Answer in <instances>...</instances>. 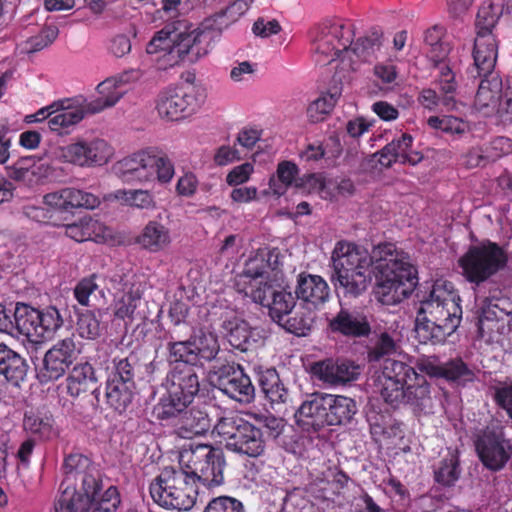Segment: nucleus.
<instances>
[{
    "mask_svg": "<svg viewBox=\"0 0 512 512\" xmlns=\"http://www.w3.org/2000/svg\"><path fill=\"white\" fill-rule=\"evenodd\" d=\"M332 284L342 288H365L371 272L378 288L417 285V271L392 243L375 246L371 254L349 242H338L332 253Z\"/></svg>",
    "mask_w": 512,
    "mask_h": 512,
    "instance_id": "1",
    "label": "nucleus"
},
{
    "mask_svg": "<svg viewBox=\"0 0 512 512\" xmlns=\"http://www.w3.org/2000/svg\"><path fill=\"white\" fill-rule=\"evenodd\" d=\"M314 57L319 65L339 60L343 71H355L361 64L377 57L382 46V35L371 31L355 39L350 22H334L324 27L314 43Z\"/></svg>",
    "mask_w": 512,
    "mask_h": 512,
    "instance_id": "2",
    "label": "nucleus"
},
{
    "mask_svg": "<svg viewBox=\"0 0 512 512\" xmlns=\"http://www.w3.org/2000/svg\"><path fill=\"white\" fill-rule=\"evenodd\" d=\"M175 331L170 332L169 357L177 362L169 372L168 390L192 404L200 391L196 367H203L219 352L217 339L212 334L201 333L187 340H176Z\"/></svg>",
    "mask_w": 512,
    "mask_h": 512,
    "instance_id": "3",
    "label": "nucleus"
},
{
    "mask_svg": "<svg viewBox=\"0 0 512 512\" xmlns=\"http://www.w3.org/2000/svg\"><path fill=\"white\" fill-rule=\"evenodd\" d=\"M374 385L382 399L393 407L408 405L417 417L433 412L431 384L403 361L386 358Z\"/></svg>",
    "mask_w": 512,
    "mask_h": 512,
    "instance_id": "4",
    "label": "nucleus"
},
{
    "mask_svg": "<svg viewBox=\"0 0 512 512\" xmlns=\"http://www.w3.org/2000/svg\"><path fill=\"white\" fill-rule=\"evenodd\" d=\"M212 48L213 33L209 30L182 31L165 26L149 41L146 52L154 56L158 70L167 71L180 66L187 58L192 62L198 60Z\"/></svg>",
    "mask_w": 512,
    "mask_h": 512,
    "instance_id": "5",
    "label": "nucleus"
},
{
    "mask_svg": "<svg viewBox=\"0 0 512 512\" xmlns=\"http://www.w3.org/2000/svg\"><path fill=\"white\" fill-rule=\"evenodd\" d=\"M446 296L429 290V297L420 301L417 311L416 332L424 342L444 343L459 327L462 320L461 299L454 292L445 290Z\"/></svg>",
    "mask_w": 512,
    "mask_h": 512,
    "instance_id": "6",
    "label": "nucleus"
},
{
    "mask_svg": "<svg viewBox=\"0 0 512 512\" xmlns=\"http://www.w3.org/2000/svg\"><path fill=\"white\" fill-rule=\"evenodd\" d=\"M112 173L126 184L154 181L166 184L174 176V165L162 152L146 148L118 160L112 166Z\"/></svg>",
    "mask_w": 512,
    "mask_h": 512,
    "instance_id": "7",
    "label": "nucleus"
},
{
    "mask_svg": "<svg viewBox=\"0 0 512 512\" xmlns=\"http://www.w3.org/2000/svg\"><path fill=\"white\" fill-rule=\"evenodd\" d=\"M149 493L162 508L188 511L196 502L198 487L181 468L165 467L150 483Z\"/></svg>",
    "mask_w": 512,
    "mask_h": 512,
    "instance_id": "8",
    "label": "nucleus"
},
{
    "mask_svg": "<svg viewBox=\"0 0 512 512\" xmlns=\"http://www.w3.org/2000/svg\"><path fill=\"white\" fill-rule=\"evenodd\" d=\"M224 452L210 444L190 445L180 454V468L192 482L207 489H213L224 483Z\"/></svg>",
    "mask_w": 512,
    "mask_h": 512,
    "instance_id": "9",
    "label": "nucleus"
},
{
    "mask_svg": "<svg viewBox=\"0 0 512 512\" xmlns=\"http://www.w3.org/2000/svg\"><path fill=\"white\" fill-rule=\"evenodd\" d=\"M213 432L232 452L251 458L260 457L265 452L266 441L261 428L238 415L221 417L215 424Z\"/></svg>",
    "mask_w": 512,
    "mask_h": 512,
    "instance_id": "10",
    "label": "nucleus"
},
{
    "mask_svg": "<svg viewBox=\"0 0 512 512\" xmlns=\"http://www.w3.org/2000/svg\"><path fill=\"white\" fill-rule=\"evenodd\" d=\"M459 263L466 279L480 284L506 266L507 255L497 244L484 242L471 246Z\"/></svg>",
    "mask_w": 512,
    "mask_h": 512,
    "instance_id": "11",
    "label": "nucleus"
},
{
    "mask_svg": "<svg viewBox=\"0 0 512 512\" xmlns=\"http://www.w3.org/2000/svg\"><path fill=\"white\" fill-rule=\"evenodd\" d=\"M474 446L481 464L492 472L503 470L512 457V443L502 426H487L480 430Z\"/></svg>",
    "mask_w": 512,
    "mask_h": 512,
    "instance_id": "12",
    "label": "nucleus"
},
{
    "mask_svg": "<svg viewBox=\"0 0 512 512\" xmlns=\"http://www.w3.org/2000/svg\"><path fill=\"white\" fill-rule=\"evenodd\" d=\"M114 155L113 147L104 139L87 141L78 139L66 145L58 146L54 156L62 163L81 168L100 167L107 164Z\"/></svg>",
    "mask_w": 512,
    "mask_h": 512,
    "instance_id": "13",
    "label": "nucleus"
},
{
    "mask_svg": "<svg viewBox=\"0 0 512 512\" xmlns=\"http://www.w3.org/2000/svg\"><path fill=\"white\" fill-rule=\"evenodd\" d=\"M81 350L73 336L58 340L36 367V377L41 384H48L62 378L77 360Z\"/></svg>",
    "mask_w": 512,
    "mask_h": 512,
    "instance_id": "14",
    "label": "nucleus"
},
{
    "mask_svg": "<svg viewBox=\"0 0 512 512\" xmlns=\"http://www.w3.org/2000/svg\"><path fill=\"white\" fill-rule=\"evenodd\" d=\"M210 378L229 398L244 404L254 401L255 387L241 365L232 362L214 366Z\"/></svg>",
    "mask_w": 512,
    "mask_h": 512,
    "instance_id": "15",
    "label": "nucleus"
},
{
    "mask_svg": "<svg viewBox=\"0 0 512 512\" xmlns=\"http://www.w3.org/2000/svg\"><path fill=\"white\" fill-rule=\"evenodd\" d=\"M416 368L430 378L444 379L449 384L464 388L475 382L476 373L461 357L442 362L437 356L417 359Z\"/></svg>",
    "mask_w": 512,
    "mask_h": 512,
    "instance_id": "16",
    "label": "nucleus"
},
{
    "mask_svg": "<svg viewBox=\"0 0 512 512\" xmlns=\"http://www.w3.org/2000/svg\"><path fill=\"white\" fill-rule=\"evenodd\" d=\"M200 102L196 87L187 85L161 92L157 98L156 109L161 118L176 121L194 113Z\"/></svg>",
    "mask_w": 512,
    "mask_h": 512,
    "instance_id": "17",
    "label": "nucleus"
},
{
    "mask_svg": "<svg viewBox=\"0 0 512 512\" xmlns=\"http://www.w3.org/2000/svg\"><path fill=\"white\" fill-rule=\"evenodd\" d=\"M242 277L250 279L244 282L245 285L264 288L281 286L283 274L278 267V256L266 250H258L246 261Z\"/></svg>",
    "mask_w": 512,
    "mask_h": 512,
    "instance_id": "18",
    "label": "nucleus"
},
{
    "mask_svg": "<svg viewBox=\"0 0 512 512\" xmlns=\"http://www.w3.org/2000/svg\"><path fill=\"white\" fill-rule=\"evenodd\" d=\"M64 479H70L75 485L85 489H102L101 472L95 463L86 455L71 453L64 458Z\"/></svg>",
    "mask_w": 512,
    "mask_h": 512,
    "instance_id": "19",
    "label": "nucleus"
},
{
    "mask_svg": "<svg viewBox=\"0 0 512 512\" xmlns=\"http://www.w3.org/2000/svg\"><path fill=\"white\" fill-rule=\"evenodd\" d=\"M244 292V297H249L253 302L268 308V314L271 319L277 323L288 316L296 304V295L288 290H237Z\"/></svg>",
    "mask_w": 512,
    "mask_h": 512,
    "instance_id": "20",
    "label": "nucleus"
},
{
    "mask_svg": "<svg viewBox=\"0 0 512 512\" xmlns=\"http://www.w3.org/2000/svg\"><path fill=\"white\" fill-rule=\"evenodd\" d=\"M53 116L47 121L48 128L59 135L70 133L80 123L88 111L86 100L64 99L51 104Z\"/></svg>",
    "mask_w": 512,
    "mask_h": 512,
    "instance_id": "21",
    "label": "nucleus"
},
{
    "mask_svg": "<svg viewBox=\"0 0 512 512\" xmlns=\"http://www.w3.org/2000/svg\"><path fill=\"white\" fill-rule=\"evenodd\" d=\"M60 495L55 502L56 512H89L96 496L102 489H85L75 485L70 479H63Z\"/></svg>",
    "mask_w": 512,
    "mask_h": 512,
    "instance_id": "22",
    "label": "nucleus"
},
{
    "mask_svg": "<svg viewBox=\"0 0 512 512\" xmlns=\"http://www.w3.org/2000/svg\"><path fill=\"white\" fill-rule=\"evenodd\" d=\"M498 57V43L494 35L476 36L473 65L468 69L472 78L493 74Z\"/></svg>",
    "mask_w": 512,
    "mask_h": 512,
    "instance_id": "23",
    "label": "nucleus"
},
{
    "mask_svg": "<svg viewBox=\"0 0 512 512\" xmlns=\"http://www.w3.org/2000/svg\"><path fill=\"white\" fill-rule=\"evenodd\" d=\"M474 98V106L485 115L497 114L500 117L503 81L495 74L482 76Z\"/></svg>",
    "mask_w": 512,
    "mask_h": 512,
    "instance_id": "24",
    "label": "nucleus"
},
{
    "mask_svg": "<svg viewBox=\"0 0 512 512\" xmlns=\"http://www.w3.org/2000/svg\"><path fill=\"white\" fill-rule=\"evenodd\" d=\"M64 233L76 242H106L113 236L112 230L103 222L92 216H84L79 220L64 225Z\"/></svg>",
    "mask_w": 512,
    "mask_h": 512,
    "instance_id": "25",
    "label": "nucleus"
},
{
    "mask_svg": "<svg viewBox=\"0 0 512 512\" xmlns=\"http://www.w3.org/2000/svg\"><path fill=\"white\" fill-rule=\"evenodd\" d=\"M358 367L350 361L325 359L311 366L312 374L319 380L329 384L346 383L355 380Z\"/></svg>",
    "mask_w": 512,
    "mask_h": 512,
    "instance_id": "26",
    "label": "nucleus"
},
{
    "mask_svg": "<svg viewBox=\"0 0 512 512\" xmlns=\"http://www.w3.org/2000/svg\"><path fill=\"white\" fill-rule=\"evenodd\" d=\"M325 409L324 393H312L296 411L297 423L304 430L317 432L325 427Z\"/></svg>",
    "mask_w": 512,
    "mask_h": 512,
    "instance_id": "27",
    "label": "nucleus"
},
{
    "mask_svg": "<svg viewBox=\"0 0 512 512\" xmlns=\"http://www.w3.org/2000/svg\"><path fill=\"white\" fill-rule=\"evenodd\" d=\"M67 393L73 398L91 393L98 389V379L94 367L88 362L76 363L66 378Z\"/></svg>",
    "mask_w": 512,
    "mask_h": 512,
    "instance_id": "28",
    "label": "nucleus"
},
{
    "mask_svg": "<svg viewBox=\"0 0 512 512\" xmlns=\"http://www.w3.org/2000/svg\"><path fill=\"white\" fill-rule=\"evenodd\" d=\"M329 329L346 337H367L371 332V326L366 316L352 313L347 309H341L336 316L329 321Z\"/></svg>",
    "mask_w": 512,
    "mask_h": 512,
    "instance_id": "29",
    "label": "nucleus"
},
{
    "mask_svg": "<svg viewBox=\"0 0 512 512\" xmlns=\"http://www.w3.org/2000/svg\"><path fill=\"white\" fill-rule=\"evenodd\" d=\"M173 427L179 437L192 439L206 434L211 427V420L201 409L186 408Z\"/></svg>",
    "mask_w": 512,
    "mask_h": 512,
    "instance_id": "30",
    "label": "nucleus"
},
{
    "mask_svg": "<svg viewBox=\"0 0 512 512\" xmlns=\"http://www.w3.org/2000/svg\"><path fill=\"white\" fill-rule=\"evenodd\" d=\"M324 399L326 401L325 426L347 424L357 412L356 402L350 397L324 393Z\"/></svg>",
    "mask_w": 512,
    "mask_h": 512,
    "instance_id": "31",
    "label": "nucleus"
},
{
    "mask_svg": "<svg viewBox=\"0 0 512 512\" xmlns=\"http://www.w3.org/2000/svg\"><path fill=\"white\" fill-rule=\"evenodd\" d=\"M28 372L26 360L4 343H0V375L8 382L19 386Z\"/></svg>",
    "mask_w": 512,
    "mask_h": 512,
    "instance_id": "32",
    "label": "nucleus"
},
{
    "mask_svg": "<svg viewBox=\"0 0 512 512\" xmlns=\"http://www.w3.org/2000/svg\"><path fill=\"white\" fill-rule=\"evenodd\" d=\"M40 310L25 303H17L14 309L15 331L33 344H40Z\"/></svg>",
    "mask_w": 512,
    "mask_h": 512,
    "instance_id": "33",
    "label": "nucleus"
},
{
    "mask_svg": "<svg viewBox=\"0 0 512 512\" xmlns=\"http://www.w3.org/2000/svg\"><path fill=\"white\" fill-rule=\"evenodd\" d=\"M23 428L33 439L49 441L56 436L53 416L48 412L27 411L23 419Z\"/></svg>",
    "mask_w": 512,
    "mask_h": 512,
    "instance_id": "34",
    "label": "nucleus"
},
{
    "mask_svg": "<svg viewBox=\"0 0 512 512\" xmlns=\"http://www.w3.org/2000/svg\"><path fill=\"white\" fill-rule=\"evenodd\" d=\"M136 242L150 252H158L171 243L170 230L160 222L149 221L143 228Z\"/></svg>",
    "mask_w": 512,
    "mask_h": 512,
    "instance_id": "35",
    "label": "nucleus"
},
{
    "mask_svg": "<svg viewBox=\"0 0 512 512\" xmlns=\"http://www.w3.org/2000/svg\"><path fill=\"white\" fill-rule=\"evenodd\" d=\"M476 325L477 337L486 343L497 342L506 327L505 318L499 316L491 306L482 308Z\"/></svg>",
    "mask_w": 512,
    "mask_h": 512,
    "instance_id": "36",
    "label": "nucleus"
},
{
    "mask_svg": "<svg viewBox=\"0 0 512 512\" xmlns=\"http://www.w3.org/2000/svg\"><path fill=\"white\" fill-rule=\"evenodd\" d=\"M136 385L128 386L123 382L107 379L106 382V403L118 414L127 412L132 405L135 396Z\"/></svg>",
    "mask_w": 512,
    "mask_h": 512,
    "instance_id": "37",
    "label": "nucleus"
},
{
    "mask_svg": "<svg viewBox=\"0 0 512 512\" xmlns=\"http://www.w3.org/2000/svg\"><path fill=\"white\" fill-rule=\"evenodd\" d=\"M506 0H484L476 15V36L493 35L492 31L504 12Z\"/></svg>",
    "mask_w": 512,
    "mask_h": 512,
    "instance_id": "38",
    "label": "nucleus"
},
{
    "mask_svg": "<svg viewBox=\"0 0 512 512\" xmlns=\"http://www.w3.org/2000/svg\"><path fill=\"white\" fill-rule=\"evenodd\" d=\"M191 405L178 395L167 390V395L162 396L153 407V416L159 421H165L174 426L183 411Z\"/></svg>",
    "mask_w": 512,
    "mask_h": 512,
    "instance_id": "39",
    "label": "nucleus"
},
{
    "mask_svg": "<svg viewBox=\"0 0 512 512\" xmlns=\"http://www.w3.org/2000/svg\"><path fill=\"white\" fill-rule=\"evenodd\" d=\"M258 383L261 391L271 404H280L287 401L289 396L288 390L275 368L261 370L258 373Z\"/></svg>",
    "mask_w": 512,
    "mask_h": 512,
    "instance_id": "40",
    "label": "nucleus"
},
{
    "mask_svg": "<svg viewBox=\"0 0 512 512\" xmlns=\"http://www.w3.org/2000/svg\"><path fill=\"white\" fill-rule=\"evenodd\" d=\"M98 97L95 100L86 101L88 111L91 114L98 113L106 108L114 106L124 95L114 82L112 77H108L96 87Z\"/></svg>",
    "mask_w": 512,
    "mask_h": 512,
    "instance_id": "41",
    "label": "nucleus"
},
{
    "mask_svg": "<svg viewBox=\"0 0 512 512\" xmlns=\"http://www.w3.org/2000/svg\"><path fill=\"white\" fill-rule=\"evenodd\" d=\"M139 368V358L133 352L125 357H115L112 361L108 379L126 383L128 386L136 385L135 377Z\"/></svg>",
    "mask_w": 512,
    "mask_h": 512,
    "instance_id": "42",
    "label": "nucleus"
},
{
    "mask_svg": "<svg viewBox=\"0 0 512 512\" xmlns=\"http://www.w3.org/2000/svg\"><path fill=\"white\" fill-rule=\"evenodd\" d=\"M460 459L458 449H448L434 471V480L446 487L453 486L460 477Z\"/></svg>",
    "mask_w": 512,
    "mask_h": 512,
    "instance_id": "43",
    "label": "nucleus"
},
{
    "mask_svg": "<svg viewBox=\"0 0 512 512\" xmlns=\"http://www.w3.org/2000/svg\"><path fill=\"white\" fill-rule=\"evenodd\" d=\"M254 0H234L213 16V27L218 31L228 29L238 22L251 8Z\"/></svg>",
    "mask_w": 512,
    "mask_h": 512,
    "instance_id": "44",
    "label": "nucleus"
},
{
    "mask_svg": "<svg viewBox=\"0 0 512 512\" xmlns=\"http://www.w3.org/2000/svg\"><path fill=\"white\" fill-rule=\"evenodd\" d=\"M109 199H115L123 205L141 210H153L156 207L154 196L149 190L119 189L111 194Z\"/></svg>",
    "mask_w": 512,
    "mask_h": 512,
    "instance_id": "45",
    "label": "nucleus"
},
{
    "mask_svg": "<svg viewBox=\"0 0 512 512\" xmlns=\"http://www.w3.org/2000/svg\"><path fill=\"white\" fill-rule=\"evenodd\" d=\"M229 343L236 349L247 351L250 346L251 329L245 320L233 317L222 324Z\"/></svg>",
    "mask_w": 512,
    "mask_h": 512,
    "instance_id": "46",
    "label": "nucleus"
},
{
    "mask_svg": "<svg viewBox=\"0 0 512 512\" xmlns=\"http://www.w3.org/2000/svg\"><path fill=\"white\" fill-rule=\"evenodd\" d=\"M340 95V90L335 87L313 100L307 107L308 120L312 123L323 121L335 107Z\"/></svg>",
    "mask_w": 512,
    "mask_h": 512,
    "instance_id": "47",
    "label": "nucleus"
},
{
    "mask_svg": "<svg viewBox=\"0 0 512 512\" xmlns=\"http://www.w3.org/2000/svg\"><path fill=\"white\" fill-rule=\"evenodd\" d=\"M141 300L140 290H117L114 295L115 316L122 320L133 318Z\"/></svg>",
    "mask_w": 512,
    "mask_h": 512,
    "instance_id": "48",
    "label": "nucleus"
},
{
    "mask_svg": "<svg viewBox=\"0 0 512 512\" xmlns=\"http://www.w3.org/2000/svg\"><path fill=\"white\" fill-rule=\"evenodd\" d=\"M78 196H80V189L67 187L46 194L44 203L54 210L70 211L79 209Z\"/></svg>",
    "mask_w": 512,
    "mask_h": 512,
    "instance_id": "49",
    "label": "nucleus"
},
{
    "mask_svg": "<svg viewBox=\"0 0 512 512\" xmlns=\"http://www.w3.org/2000/svg\"><path fill=\"white\" fill-rule=\"evenodd\" d=\"M413 138L409 134H403L400 138L392 140L386 145V152H392L398 161L412 165L421 161L422 156L411 150Z\"/></svg>",
    "mask_w": 512,
    "mask_h": 512,
    "instance_id": "50",
    "label": "nucleus"
},
{
    "mask_svg": "<svg viewBox=\"0 0 512 512\" xmlns=\"http://www.w3.org/2000/svg\"><path fill=\"white\" fill-rule=\"evenodd\" d=\"M429 127L450 135H463L470 131V124L454 116H431L427 120Z\"/></svg>",
    "mask_w": 512,
    "mask_h": 512,
    "instance_id": "51",
    "label": "nucleus"
},
{
    "mask_svg": "<svg viewBox=\"0 0 512 512\" xmlns=\"http://www.w3.org/2000/svg\"><path fill=\"white\" fill-rule=\"evenodd\" d=\"M40 344L51 338L54 333L63 325V318L59 310L54 306H48L40 310L39 317Z\"/></svg>",
    "mask_w": 512,
    "mask_h": 512,
    "instance_id": "52",
    "label": "nucleus"
},
{
    "mask_svg": "<svg viewBox=\"0 0 512 512\" xmlns=\"http://www.w3.org/2000/svg\"><path fill=\"white\" fill-rule=\"evenodd\" d=\"M100 320L92 311L80 312L77 315L76 331L79 336L87 340H95L102 333Z\"/></svg>",
    "mask_w": 512,
    "mask_h": 512,
    "instance_id": "53",
    "label": "nucleus"
},
{
    "mask_svg": "<svg viewBox=\"0 0 512 512\" xmlns=\"http://www.w3.org/2000/svg\"><path fill=\"white\" fill-rule=\"evenodd\" d=\"M438 69V85L442 92L446 94L443 99V104L447 107L452 105L453 96L452 94L456 91L457 82L455 80V73L453 70V64L449 59L448 64H440L436 66Z\"/></svg>",
    "mask_w": 512,
    "mask_h": 512,
    "instance_id": "54",
    "label": "nucleus"
},
{
    "mask_svg": "<svg viewBox=\"0 0 512 512\" xmlns=\"http://www.w3.org/2000/svg\"><path fill=\"white\" fill-rule=\"evenodd\" d=\"M298 174L297 166L289 161L279 163L277 168V180H270V187L277 195H282L286 188L290 186Z\"/></svg>",
    "mask_w": 512,
    "mask_h": 512,
    "instance_id": "55",
    "label": "nucleus"
},
{
    "mask_svg": "<svg viewBox=\"0 0 512 512\" xmlns=\"http://www.w3.org/2000/svg\"><path fill=\"white\" fill-rule=\"evenodd\" d=\"M312 324L313 319L310 313H295L294 316L288 317L279 325L289 333L297 336H306L311 330Z\"/></svg>",
    "mask_w": 512,
    "mask_h": 512,
    "instance_id": "56",
    "label": "nucleus"
},
{
    "mask_svg": "<svg viewBox=\"0 0 512 512\" xmlns=\"http://www.w3.org/2000/svg\"><path fill=\"white\" fill-rule=\"evenodd\" d=\"M396 348L394 339L387 332H383L374 347L368 351V361L377 362L384 356L394 353Z\"/></svg>",
    "mask_w": 512,
    "mask_h": 512,
    "instance_id": "57",
    "label": "nucleus"
},
{
    "mask_svg": "<svg viewBox=\"0 0 512 512\" xmlns=\"http://www.w3.org/2000/svg\"><path fill=\"white\" fill-rule=\"evenodd\" d=\"M204 512H245L242 502L230 496H219L209 501Z\"/></svg>",
    "mask_w": 512,
    "mask_h": 512,
    "instance_id": "58",
    "label": "nucleus"
},
{
    "mask_svg": "<svg viewBox=\"0 0 512 512\" xmlns=\"http://www.w3.org/2000/svg\"><path fill=\"white\" fill-rule=\"evenodd\" d=\"M297 299L302 300L307 310L317 309L329 298V290H294Z\"/></svg>",
    "mask_w": 512,
    "mask_h": 512,
    "instance_id": "59",
    "label": "nucleus"
},
{
    "mask_svg": "<svg viewBox=\"0 0 512 512\" xmlns=\"http://www.w3.org/2000/svg\"><path fill=\"white\" fill-rule=\"evenodd\" d=\"M333 180H327L321 174H311L307 177L305 185L310 192L319 194L322 198L333 197Z\"/></svg>",
    "mask_w": 512,
    "mask_h": 512,
    "instance_id": "60",
    "label": "nucleus"
},
{
    "mask_svg": "<svg viewBox=\"0 0 512 512\" xmlns=\"http://www.w3.org/2000/svg\"><path fill=\"white\" fill-rule=\"evenodd\" d=\"M493 401L503 409L512 420V382L503 386L494 387Z\"/></svg>",
    "mask_w": 512,
    "mask_h": 512,
    "instance_id": "61",
    "label": "nucleus"
},
{
    "mask_svg": "<svg viewBox=\"0 0 512 512\" xmlns=\"http://www.w3.org/2000/svg\"><path fill=\"white\" fill-rule=\"evenodd\" d=\"M254 171L252 163L246 162L234 167L226 176V182L230 186H238L246 183Z\"/></svg>",
    "mask_w": 512,
    "mask_h": 512,
    "instance_id": "62",
    "label": "nucleus"
},
{
    "mask_svg": "<svg viewBox=\"0 0 512 512\" xmlns=\"http://www.w3.org/2000/svg\"><path fill=\"white\" fill-rule=\"evenodd\" d=\"M375 298L383 305H395L409 298L414 290H373Z\"/></svg>",
    "mask_w": 512,
    "mask_h": 512,
    "instance_id": "63",
    "label": "nucleus"
},
{
    "mask_svg": "<svg viewBox=\"0 0 512 512\" xmlns=\"http://www.w3.org/2000/svg\"><path fill=\"white\" fill-rule=\"evenodd\" d=\"M502 104L500 118L502 121H512V76H508L503 82Z\"/></svg>",
    "mask_w": 512,
    "mask_h": 512,
    "instance_id": "64",
    "label": "nucleus"
}]
</instances>
